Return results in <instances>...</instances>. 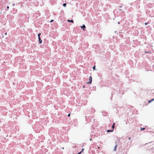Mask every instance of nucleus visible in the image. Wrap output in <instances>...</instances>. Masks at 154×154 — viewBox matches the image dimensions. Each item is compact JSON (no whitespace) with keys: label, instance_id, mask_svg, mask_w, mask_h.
Instances as JSON below:
<instances>
[{"label":"nucleus","instance_id":"1","mask_svg":"<svg viewBox=\"0 0 154 154\" xmlns=\"http://www.w3.org/2000/svg\"><path fill=\"white\" fill-rule=\"evenodd\" d=\"M89 81L87 83L88 84H90L91 83L92 81V77L90 76L89 77Z\"/></svg>","mask_w":154,"mask_h":154},{"label":"nucleus","instance_id":"2","mask_svg":"<svg viewBox=\"0 0 154 154\" xmlns=\"http://www.w3.org/2000/svg\"><path fill=\"white\" fill-rule=\"evenodd\" d=\"M81 27L82 28H83V29L84 31L85 30V29L86 28V27L84 25H83L82 26H81Z\"/></svg>","mask_w":154,"mask_h":154},{"label":"nucleus","instance_id":"3","mask_svg":"<svg viewBox=\"0 0 154 154\" xmlns=\"http://www.w3.org/2000/svg\"><path fill=\"white\" fill-rule=\"evenodd\" d=\"M117 145H115V146L114 148V149H113V150H114V151H116V148L117 147Z\"/></svg>","mask_w":154,"mask_h":154},{"label":"nucleus","instance_id":"4","mask_svg":"<svg viewBox=\"0 0 154 154\" xmlns=\"http://www.w3.org/2000/svg\"><path fill=\"white\" fill-rule=\"evenodd\" d=\"M67 21L69 22H71L72 23H73V22H74L73 20H68Z\"/></svg>","mask_w":154,"mask_h":154},{"label":"nucleus","instance_id":"5","mask_svg":"<svg viewBox=\"0 0 154 154\" xmlns=\"http://www.w3.org/2000/svg\"><path fill=\"white\" fill-rule=\"evenodd\" d=\"M154 100V98L152 99L151 100H149L148 101V102L149 103L151 102L152 101H153Z\"/></svg>","mask_w":154,"mask_h":154},{"label":"nucleus","instance_id":"6","mask_svg":"<svg viewBox=\"0 0 154 154\" xmlns=\"http://www.w3.org/2000/svg\"><path fill=\"white\" fill-rule=\"evenodd\" d=\"M39 39V43H41L42 42V40H41L40 37H39V38H38Z\"/></svg>","mask_w":154,"mask_h":154},{"label":"nucleus","instance_id":"7","mask_svg":"<svg viewBox=\"0 0 154 154\" xmlns=\"http://www.w3.org/2000/svg\"><path fill=\"white\" fill-rule=\"evenodd\" d=\"M115 123H113V125L112 126V130H113V131L114 128L115 127Z\"/></svg>","mask_w":154,"mask_h":154},{"label":"nucleus","instance_id":"8","mask_svg":"<svg viewBox=\"0 0 154 154\" xmlns=\"http://www.w3.org/2000/svg\"><path fill=\"white\" fill-rule=\"evenodd\" d=\"M113 131V130H107V132H112Z\"/></svg>","mask_w":154,"mask_h":154},{"label":"nucleus","instance_id":"9","mask_svg":"<svg viewBox=\"0 0 154 154\" xmlns=\"http://www.w3.org/2000/svg\"><path fill=\"white\" fill-rule=\"evenodd\" d=\"M145 129V128H140V130L141 131H143V130H144Z\"/></svg>","mask_w":154,"mask_h":154},{"label":"nucleus","instance_id":"10","mask_svg":"<svg viewBox=\"0 0 154 154\" xmlns=\"http://www.w3.org/2000/svg\"><path fill=\"white\" fill-rule=\"evenodd\" d=\"M84 150V149L83 148H82V149L81 151L80 152V153H81L83 152Z\"/></svg>","mask_w":154,"mask_h":154},{"label":"nucleus","instance_id":"11","mask_svg":"<svg viewBox=\"0 0 154 154\" xmlns=\"http://www.w3.org/2000/svg\"><path fill=\"white\" fill-rule=\"evenodd\" d=\"M40 35H41V33H39V34H38V38H39V37H40Z\"/></svg>","mask_w":154,"mask_h":154},{"label":"nucleus","instance_id":"12","mask_svg":"<svg viewBox=\"0 0 154 154\" xmlns=\"http://www.w3.org/2000/svg\"><path fill=\"white\" fill-rule=\"evenodd\" d=\"M66 5V3H64L63 4V6H64V7H65Z\"/></svg>","mask_w":154,"mask_h":154},{"label":"nucleus","instance_id":"13","mask_svg":"<svg viewBox=\"0 0 154 154\" xmlns=\"http://www.w3.org/2000/svg\"><path fill=\"white\" fill-rule=\"evenodd\" d=\"M95 66H94L93 67V70H95Z\"/></svg>","mask_w":154,"mask_h":154},{"label":"nucleus","instance_id":"14","mask_svg":"<svg viewBox=\"0 0 154 154\" xmlns=\"http://www.w3.org/2000/svg\"><path fill=\"white\" fill-rule=\"evenodd\" d=\"M70 113H69V114L68 115V116L69 117L70 116Z\"/></svg>","mask_w":154,"mask_h":154},{"label":"nucleus","instance_id":"15","mask_svg":"<svg viewBox=\"0 0 154 154\" xmlns=\"http://www.w3.org/2000/svg\"><path fill=\"white\" fill-rule=\"evenodd\" d=\"M128 140H130L131 139V137H128Z\"/></svg>","mask_w":154,"mask_h":154},{"label":"nucleus","instance_id":"16","mask_svg":"<svg viewBox=\"0 0 154 154\" xmlns=\"http://www.w3.org/2000/svg\"><path fill=\"white\" fill-rule=\"evenodd\" d=\"M148 24V23H145V25H146Z\"/></svg>","mask_w":154,"mask_h":154},{"label":"nucleus","instance_id":"17","mask_svg":"<svg viewBox=\"0 0 154 154\" xmlns=\"http://www.w3.org/2000/svg\"><path fill=\"white\" fill-rule=\"evenodd\" d=\"M83 88H85V86L84 85L83 87H82Z\"/></svg>","mask_w":154,"mask_h":154},{"label":"nucleus","instance_id":"18","mask_svg":"<svg viewBox=\"0 0 154 154\" xmlns=\"http://www.w3.org/2000/svg\"><path fill=\"white\" fill-rule=\"evenodd\" d=\"M54 20H51V21H50V22H52V21H53Z\"/></svg>","mask_w":154,"mask_h":154},{"label":"nucleus","instance_id":"19","mask_svg":"<svg viewBox=\"0 0 154 154\" xmlns=\"http://www.w3.org/2000/svg\"><path fill=\"white\" fill-rule=\"evenodd\" d=\"M7 8L8 9V8H9V6H7Z\"/></svg>","mask_w":154,"mask_h":154},{"label":"nucleus","instance_id":"20","mask_svg":"<svg viewBox=\"0 0 154 154\" xmlns=\"http://www.w3.org/2000/svg\"><path fill=\"white\" fill-rule=\"evenodd\" d=\"M5 35H6L7 34V33H5Z\"/></svg>","mask_w":154,"mask_h":154},{"label":"nucleus","instance_id":"21","mask_svg":"<svg viewBox=\"0 0 154 154\" xmlns=\"http://www.w3.org/2000/svg\"><path fill=\"white\" fill-rule=\"evenodd\" d=\"M90 140H92V139H90Z\"/></svg>","mask_w":154,"mask_h":154}]
</instances>
